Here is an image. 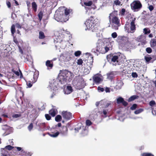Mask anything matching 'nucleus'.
I'll return each instance as SVG.
<instances>
[{"label": "nucleus", "instance_id": "c756f323", "mask_svg": "<svg viewBox=\"0 0 156 156\" xmlns=\"http://www.w3.org/2000/svg\"><path fill=\"white\" fill-rule=\"evenodd\" d=\"M43 15V12L42 11H41L38 14V16L40 21H41Z\"/></svg>", "mask_w": 156, "mask_h": 156}, {"label": "nucleus", "instance_id": "bf43d9fd", "mask_svg": "<svg viewBox=\"0 0 156 156\" xmlns=\"http://www.w3.org/2000/svg\"><path fill=\"white\" fill-rule=\"evenodd\" d=\"M125 12V9H122L121 11V15H124Z\"/></svg>", "mask_w": 156, "mask_h": 156}, {"label": "nucleus", "instance_id": "c03bdc74", "mask_svg": "<svg viewBox=\"0 0 156 156\" xmlns=\"http://www.w3.org/2000/svg\"><path fill=\"white\" fill-rule=\"evenodd\" d=\"M146 51L148 53H150L152 52V49L150 48H146Z\"/></svg>", "mask_w": 156, "mask_h": 156}, {"label": "nucleus", "instance_id": "393cba45", "mask_svg": "<svg viewBox=\"0 0 156 156\" xmlns=\"http://www.w3.org/2000/svg\"><path fill=\"white\" fill-rule=\"evenodd\" d=\"M45 37L44 33L42 31H40L39 32V38L40 39H43Z\"/></svg>", "mask_w": 156, "mask_h": 156}, {"label": "nucleus", "instance_id": "ddd939ff", "mask_svg": "<svg viewBox=\"0 0 156 156\" xmlns=\"http://www.w3.org/2000/svg\"><path fill=\"white\" fill-rule=\"evenodd\" d=\"M137 40L139 41L141 43L143 44H145L146 41V36L144 34L141 35L139 36L137 38Z\"/></svg>", "mask_w": 156, "mask_h": 156}, {"label": "nucleus", "instance_id": "f03ea898", "mask_svg": "<svg viewBox=\"0 0 156 156\" xmlns=\"http://www.w3.org/2000/svg\"><path fill=\"white\" fill-rule=\"evenodd\" d=\"M97 21V19H95L91 16L87 19L85 22L87 27L85 30H89L92 32H98V29L97 28V25H96Z\"/></svg>", "mask_w": 156, "mask_h": 156}, {"label": "nucleus", "instance_id": "39448f33", "mask_svg": "<svg viewBox=\"0 0 156 156\" xmlns=\"http://www.w3.org/2000/svg\"><path fill=\"white\" fill-rule=\"evenodd\" d=\"M73 83V85L78 90L83 88L86 85L84 79L81 77H80L77 80H74Z\"/></svg>", "mask_w": 156, "mask_h": 156}, {"label": "nucleus", "instance_id": "a211bd4d", "mask_svg": "<svg viewBox=\"0 0 156 156\" xmlns=\"http://www.w3.org/2000/svg\"><path fill=\"white\" fill-rule=\"evenodd\" d=\"M68 129L67 127L64 126L60 130V133L63 135H66L67 134Z\"/></svg>", "mask_w": 156, "mask_h": 156}, {"label": "nucleus", "instance_id": "423d86ee", "mask_svg": "<svg viewBox=\"0 0 156 156\" xmlns=\"http://www.w3.org/2000/svg\"><path fill=\"white\" fill-rule=\"evenodd\" d=\"M72 56L70 52H65L60 55V59L64 62H67L70 61Z\"/></svg>", "mask_w": 156, "mask_h": 156}, {"label": "nucleus", "instance_id": "f257e3e1", "mask_svg": "<svg viewBox=\"0 0 156 156\" xmlns=\"http://www.w3.org/2000/svg\"><path fill=\"white\" fill-rule=\"evenodd\" d=\"M117 11H114L110 13L109 16L112 28L116 30H118L119 27L120 26V20L117 17Z\"/></svg>", "mask_w": 156, "mask_h": 156}, {"label": "nucleus", "instance_id": "79ce46f5", "mask_svg": "<svg viewBox=\"0 0 156 156\" xmlns=\"http://www.w3.org/2000/svg\"><path fill=\"white\" fill-rule=\"evenodd\" d=\"M114 3L116 5H121V2L119 0H115L114 1Z\"/></svg>", "mask_w": 156, "mask_h": 156}, {"label": "nucleus", "instance_id": "4c0bfd02", "mask_svg": "<svg viewBox=\"0 0 156 156\" xmlns=\"http://www.w3.org/2000/svg\"><path fill=\"white\" fill-rule=\"evenodd\" d=\"M81 54V51H76L74 53V55L76 56H79Z\"/></svg>", "mask_w": 156, "mask_h": 156}, {"label": "nucleus", "instance_id": "412c9836", "mask_svg": "<svg viewBox=\"0 0 156 156\" xmlns=\"http://www.w3.org/2000/svg\"><path fill=\"white\" fill-rule=\"evenodd\" d=\"M139 98L138 96L136 95H134L130 97L128 101L129 102L131 101L136 99H138Z\"/></svg>", "mask_w": 156, "mask_h": 156}, {"label": "nucleus", "instance_id": "20e7f679", "mask_svg": "<svg viewBox=\"0 0 156 156\" xmlns=\"http://www.w3.org/2000/svg\"><path fill=\"white\" fill-rule=\"evenodd\" d=\"M108 46H104L100 44H97L96 50L95 49L92 50V51L94 52L95 55L98 56L100 53L105 54L111 48Z\"/></svg>", "mask_w": 156, "mask_h": 156}, {"label": "nucleus", "instance_id": "a19ab883", "mask_svg": "<svg viewBox=\"0 0 156 156\" xmlns=\"http://www.w3.org/2000/svg\"><path fill=\"white\" fill-rule=\"evenodd\" d=\"M13 148V147H12V146L10 145L7 146L5 147V149H8L9 150H12V149Z\"/></svg>", "mask_w": 156, "mask_h": 156}, {"label": "nucleus", "instance_id": "e2e57ef3", "mask_svg": "<svg viewBox=\"0 0 156 156\" xmlns=\"http://www.w3.org/2000/svg\"><path fill=\"white\" fill-rule=\"evenodd\" d=\"M122 103V104L125 106H126L127 105V103L124 100H123Z\"/></svg>", "mask_w": 156, "mask_h": 156}, {"label": "nucleus", "instance_id": "1a4fd4ad", "mask_svg": "<svg viewBox=\"0 0 156 156\" xmlns=\"http://www.w3.org/2000/svg\"><path fill=\"white\" fill-rule=\"evenodd\" d=\"M118 38L119 41L122 44H129V42L127 37L124 36H119Z\"/></svg>", "mask_w": 156, "mask_h": 156}, {"label": "nucleus", "instance_id": "bb28decb", "mask_svg": "<svg viewBox=\"0 0 156 156\" xmlns=\"http://www.w3.org/2000/svg\"><path fill=\"white\" fill-rule=\"evenodd\" d=\"M62 119V117L59 115H58L55 117V120L58 122L61 121Z\"/></svg>", "mask_w": 156, "mask_h": 156}, {"label": "nucleus", "instance_id": "2eb2a0df", "mask_svg": "<svg viewBox=\"0 0 156 156\" xmlns=\"http://www.w3.org/2000/svg\"><path fill=\"white\" fill-rule=\"evenodd\" d=\"M119 56L116 55H114L112 56L111 58L112 62H113L112 64L113 65H116L119 64L118 62L119 61Z\"/></svg>", "mask_w": 156, "mask_h": 156}, {"label": "nucleus", "instance_id": "49530a36", "mask_svg": "<svg viewBox=\"0 0 156 156\" xmlns=\"http://www.w3.org/2000/svg\"><path fill=\"white\" fill-rule=\"evenodd\" d=\"M148 8L149 9L150 11H152L154 9V7L151 5H149L148 7Z\"/></svg>", "mask_w": 156, "mask_h": 156}, {"label": "nucleus", "instance_id": "a878e982", "mask_svg": "<svg viewBox=\"0 0 156 156\" xmlns=\"http://www.w3.org/2000/svg\"><path fill=\"white\" fill-rule=\"evenodd\" d=\"M59 133L58 132H57L55 133H52V134H49V135L51 137H57L58 135H59Z\"/></svg>", "mask_w": 156, "mask_h": 156}, {"label": "nucleus", "instance_id": "a18cd8bd", "mask_svg": "<svg viewBox=\"0 0 156 156\" xmlns=\"http://www.w3.org/2000/svg\"><path fill=\"white\" fill-rule=\"evenodd\" d=\"M137 107V105L136 104H134L131 107L130 109L132 110H135Z\"/></svg>", "mask_w": 156, "mask_h": 156}, {"label": "nucleus", "instance_id": "7ed1b4c3", "mask_svg": "<svg viewBox=\"0 0 156 156\" xmlns=\"http://www.w3.org/2000/svg\"><path fill=\"white\" fill-rule=\"evenodd\" d=\"M70 74L71 73L66 70L60 71L58 79L62 84H64L66 83Z\"/></svg>", "mask_w": 156, "mask_h": 156}, {"label": "nucleus", "instance_id": "f3484780", "mask_svg": "<svg viewBox=\"0 0 156 156\" xmlns=\"http://www.w3.org/2000/svg\"><path fill=\"white\" fill-rule=\"evenodd\" d=\"M73 91V89L71 86L68 85L66 88L64 89V93L65 94H70Z\"/></svg>", "mask_w": 156, "mask_h": 156}, {"label": "nucleus", "instance_id": "c85d7f7f", "mask_svg": "<svg viewBox=\"0 0 156 156\" xmlns=\"http://www.w3.org/2000/svg\"><path fill=\"white\" fill-rule=\"evenodd\" d=\"M46 65L47 66L50 68H52L53 66V64L51 63L50 61L49 60H48L46 62Z\"/></svg>", "mask_w": 156, "mask_h": 156}, {"label": "nucleus", "instance_id": "864d4df0", "mask_svg": "<svg viewBox=\"0 0 156 156\" xmlns=\"http://www.w3.org/2000/svg\"><path fill=\"white\" fill-rule=\"evenodd\" d=\"M45 117L47 120H49L51 118V117L50 116V115L48 114L45 115Z\"/></svg>", "mask_w": 156, "mask_h": 156}, {"label": "nucleus", "instance_id": "4468645a", "mask_svg": "<svg viewBox=\"0 0 156 156\" xmlns=\"http://www.w3.org/2000/svg\"><path fill=\"white\" fill-rule=\"evenodd\" d=\"M101 105L104 108H107L111 104V102L106 100H102L100 101Z\"/></svg>", "mask_w": 156, "mask_h": 156}, {"label": "nucleus", "instance_id": "0e129e2a", "mask_svg": "<svg viewBox=\"0 0 156 156\" xmlns=\"http://www.w3.org/2000/svg\"><path fill=\"white\" fill-rule=\"evenodd\" d=\"M14 74H16L17 76H19L20 75V73L19 72L17 71H14Z\"/></svg>", "mask_w": 156, "mask_h": 156}, {"label": "nucleus", "instance_id": "dca6fc26", "mask_svg": "<svg viewBox=\"0 0 156 156\" xmlns=\"http://www.w3.org/2000/svg\"><path fill=\"white\" fill-rule=\"evenodd\" d=\"M72 10L70 9H66L65 10V14H63V16H65V19L66 21L68 20L69 17V14L71 12Z\"/></svg>", "mask_w": 156, "mask_h": 156}, {"label": "nucleus", "instance_id": "37998d69", "mask_svg": "<svg viewBox=\"0 0 156 156\" xmlns=\"http://www.w3.org/2000/svg\"><path fill=\"white\" fill-rule=\"evenodd\" d=\"M155 104V102L154 101H151L149 102V105L151 106H153Z\"/></svg>", "mask_w": 156, "mask_h": 156}, {"label": "nucleus", "instance_id": "9b49d317", "mask_svg": "<svg viewBox=\"0 0 156 156\" xmlns=\"http://www.w3.org/2000/svg\"><path fill=\"white\" fill-rule=\"evenodd\" d=\"M62 114L63 117L66 120H69L72 118V115L70 112L63 111Z\"/></svg>", "mask_w": 156, "mask_h": 156}, {"label": "nucleus", "instance_id": "6e6552de", "mask_svg": "<svg viewBox=\"0 0 156 156\" xmlns=\"http://www.w3.org/2000/svg\"><path fill=\"white\" fill-rule=\"evenodd\" d=\"M63 14L60 12L56 11L54 16L55 19L58 22H66L67 21L65 18H63Z\"/></svg>", "mask_w": 156, "mask_h": 156}, {"label": "nucleus", "instance_id": "f8f14e48", "mask_svg": "<svg viewBox=\"0 0 156 156\" xmlns=\"http://www.w3.org/2000/svg\"><path fill=\"white\" fill-rule=\"evenodd\" d=\"M135 19L133 20L130 23V26L129 27L130 30L129 29L128 31L129 32L132 33H133L136 30V27L135 24Z\"/></svg>", "mask_w": 156, "mask_h": 156}, {"label": "nucleus", "instance_id": "69168bd1", "mask_svg": "<svg viewBox=\"0 0 156 156\" xmlns=\"http://www.w3.org/2000/svg\"><path fill=\"white\" fill-rule=\"evenodd\" d=\"M81 129V127L80 126L78 128H76L75 129V130L76 131V132H78V130L80 129Z\"/></svg>", "mask_w": 156, "mask_h": 156}, {"label": "nucleus", "instance_id": "4be33fe9", "mask_svg": "<svg viewBox=\"0 0 156 156\" xmlns=\"http://www.w3.org/2000/svg\"><path fill=\"white\" fill-rule=\"evenodd\" d=\"M56 84H54L50 83L49 85V87L50 88H51L52 90H56L57 89V87L56 86Z\"/></svg>", "mask_w": 156, "mask_h": 156}, {"label": "nucleus", "instance_id": "aec40b11", "mask_svg": "<svg viewBox=\"0 0 156 156\" xmlns=\"http://www.w3.org/2000/svg\"><path fill=\"white\" fill-rule=\"evenodd\" d=\"M114 75V72H111L107 74V78L111 80L113 78Z\"/></svg>", "mask_w": 156, "mask_h": 156}, {"label": "nucleus", "instance_id": "c9c22d12", "mask_svg": "<svg viewBox=\"0 0 156 156\" xmlns=\"http://www.w3.org/2000/svg\"><path fill=\"white\" fill-rule=\"evenodd\" d=\"M37 77H38L37 74H36V73H34V77H33V78H34V81L33 82L34 83H35V82L36 81L37 78Z\"/></svg>", "mask_w": 156, "mask_h": 156}, {"label": "nucleus", "instance_id": "72a5a7b5", "mask_svg": "<svg viewBox=\"0 0 156 156\" xmlns=\"http://www.w3.org/2000/svg\"><path fill=\"white\" fill-rule=\"evenodd\" d=\"M11 31L12 35H13L15 32V26L14 25H12L11 27Z\"/></svg>", "mask_w": 156, "mask_h": 156}, {"label": "nucleus", "instance_id": "7c9ffc66", "mask_svg": "<svg viewBox=\"0 0 156 156\" xmlns=\"http://www.w3.org/2000/svg\"><path fill=\"white\" fill-rule=\"evenodd\" d=\"M84 3L86 6H90L92 4V2L91 1H89L87 2H84Z\"/></svg>", "mask_w": 156, "mask_h": 156}, {"label": "nucleus", "instance_id": "052dcab7", "mask_svg": "<svg viewBox=\"0 0 156 156\" xmlns=\"http://www.w3.org/2000/svg\"><path fill=\"white\" fill-rule=\"evenodd\" d=\"M86 8V9L87 10V11H86V13L88 15H89V13H90V9H88V8Z\"/></svg>", "mask_w": 156, "mask_h": 156}, {"label": "nucleus", "instance_id": "5701e85b", "mask_svg": "<svg viewBox=\"0 0 156 156\" xmlns=\"http://www.w3.org/2000/svg\"><path fill=\"white\" fill-rule=\"evenodd\" d=\"M37 5L36 3L34 2L32 3V8L33 10L35 11L36 12L37 10Z\"/></svg>", "mask_w": 156, "mask_h": 156}, {"label": "nucleus", "instance_id": "0eeeda50", "mask_svg": "<svg viewBox=\"0 0 156 156\" xmlns=\"http://www.w3.org/2000/svg\"><path fill=\"white\" fill-rule=\"evenodd\" d=\"M131 6L132 9L138 10L142 7V5L140 1L137 0L134 1L131 4Z\"/></svg>", "mask_w": 156, "mask_h": 156}, {"label": "nucleus", "instance_id": "cd10ccee", "mask_svg": "<svg viewBox=\"0 0 156 156\" xmlns=\"http://www.w3.org/2000/svg\"><path fill=\"white\" fill-rule=\"evenodd\" d=\"M124 99L121 97H119L117 99V102L118 104L122 103Z\"/></svg>", "mask_w": 156, "mask_h": 156}, {"label": "nucleus", "instance_id": "774afa93", "mask_svg": "<svg viewBox=\"0 0 156 156\" xmlns=\"http://www.w3.org/2000/svg\"><path fill=\"white\" fill-rule=\"evenodd\" d=\"M2 155L1 156H9V155H8L7 154H5L1 153Z\"/></svg>", "mask_w": 156, "mask_h": 156}, {"label": "nucleus", "instance_id": "3c124183", "mask_svg": "<svg viewBox=\"0 0 156 156\" xmlns=\"http://www.w3.org/2000/svg\"><path fill=\"white\" fill-rule=\"evenodd\" d=\"M86 124L87 125L89 126L91 125V122L88 120H87L86 121Z\"/></svg>", "mask_w": 156, "mask_h": 156}, {"label": "nucleus", "instance_id": "6ab92c4d", "mask_svg": "<svg viewBox=\"0 0 156 156\" xmlns=\"http://www.w3.org/2000/svg\"><path fill=\"white\" fill-rule=\"evenodd\" d=\"M57 111L56 109H52L49 111V114L52 116H54L57 113Z\"/></svg>", "mask_w": 156, "mask_h": 156}, {"label": "nucleus", "instance_id": "2f4dec72", "mask_svg": "<svg viewBox=\"0 0 156 156\" xmlns=\"http://www.w3.org/2000/svg\"><path fill=\"white\" fill-rule=\"evenodd\" d=\"M1 152V153H3L5 154L9 155L8 152L5 149V148H2Z\"/></svg>", "mask_w": 156, "mask_h": 156}, {"label": "nucleus", "instance_id": "b1692460", "mask_svg": "<svg viewBox=\"0 0 156 156\" xmlns=\"http://www.w3.org/2000/svg\"><path fill=\"white\" fill-rule=\"evenodd\" d=\"M151 47L154 48L156 49V41H153L151 43Z\"/></svg>", "mask_w": 156, "mask_h": 156}, {"label": "nucleus", "instance_id": "680f3d73", "mask_svg": "<svg viewBox=\"0 0 156 156\" xmlns=\"http://www.w3.org/2000/svg\"><path fill=\"white\" fill-rule=\"evenodd\" d=\"M6 5L9 8H10L11 7V3L9 2H7Z\"/></svg>", "mask_w": 156, "mask_h": 156}, {"label": "nucleus", "instance_id": "4d7b16f0", "mask_svg": "<svg viewBox=\"0 0 156 156\" xmlns=\"http://www.w3.org/2000/svg\"><path fill=\"white\" fill-rule=\"evenodd\" d=\"M143 156H154V155L150 153H145L143 154Z\"/></svg>", "mask_w": 156, "mask_h": 156}, {"label": "nucleus", "instance_id": "473e14b6", "mask_svg": "<svg viewBox=\"0 0 156 156\" xmlns=\"http://www.w3.org/2000/svg\"><path fill=\"white\" fill-rule=\"evenodd\" d=\"M150 30H148V29L147 28H145L143 29V32L145 34H147L150 33Z\"/></svg>", "mask_w": 156, "mask_h": 156}, {"label": "nucleus", "instance_id": "58836bf2", "mask_svg": "<svg viewBox=\"0 0 156 156\" xmlns=\"http://www.w3.org/2000/svg\"><path fill=\"white\" fill-rule=\"evenodd\" d=\"M77 63L78 65H82L83 63V61L81 59H79L77 60Z\"/></svg>", "mask_w": 156, "mask_h": 156}, {"label": "nucleus", "instance_id": "13d9d810", "mask_svg": "<svg viewBox=\"0 0 156 156\" xmlns=\"http://www.w3.org/2000/svg\"><path fill=\"white\" fill-rule=\"evenodd\" d=\"M105 91L106 93H109L110 91V89L108 87H106L105 88Z\"/></svg>", "mask_w": 156, "mask_h": 156}, {"label": "nucleus", "instance_id": "f704fd0d", "mask_svg": "<svg viewBox=\"0 0 156 156\" xmlns=\"http://www.w3.org/2000/svg\"><path fill=\"white\" fill-rule=\"evenodd\" d=\"M21 114L20 113L14 114L12 115V117L14 118H17L21 116Z\"/></svg>", "mask_w": 156, "mask_h": 156}, {"label": "nucleus", "instance_id": "e433bc0d", "mask_svg": "<svg viewBox=\"0 0 156 156\" xmlns=\"http://www.w3.org/2000/svg\"><path fill=\"white\" fill-rule=\"evenodd\" d=\"M145 58L146 61L147 62H149L152 59V58L151 56H148L147 57L145 56Z\"/></svg>", "mask_w": 156, "mask_h": 156}, {"label": "nucleus", "instance_id": "09e8293b", "mask_svg": "<svg viewBox=\"0 0 156 156\" xmlns=\"http://www.w3.org/2000/svg\"><path fill=\"white\" fill-rule=\"evenodd\" d=\"M84 72L85 74H88L90 72V70L85 69L84 70Z\"/></svg>", "mask_w": 156, "mask_h": 156}, {"label": "nucleus", "instance_id": "603ef678", "mask_svg": "<svg viewBox=\"0 0 156 156\" xmlns=\"http://www.w3.org/2000/svg\"><path fill=\"white\" fill-rule=\"evenodd\" d=\"M132 76L133 77L136 78L137 77V74L136 73L133 72L132 73Z\"/></svg>", "mask_w": 156, "mask_h": 156}, {"label": "nucleus", "instance_id": "5fc2aeb1", "mask_svg": "<svg viewBox=\"0 0 156 156\" xmlns=\"http://www.w3.org/2000/svg\"><path fill=\"white\" fill-rule=\"evenodd\" d=\"M98 90L99 91L102 92L104 90V89L103 88L101 87H98Z\"/></svg>", "mask_w": 156, "mask_h": 156}, {"label": "nucleus", "instance_id": "8fccbe9b", "mask_svg": "<svg viewBox=\"0 0 156 156\" xmlns=\"http://www.w3.org/2000/svg\"><path fill=\"white\" fill-rule=\"evenodd\" d=\"M33 127V124L32 123H31L28 126V129L29 131H31Z\"/></svg>", "mask_w": 156, "mask_h": 156}, {"label": "nucleus", "instance_id": "ea45409f", "mask_svg": "<svg viewBox=\"0 0 156 156\" xmlns=\"http://www.w3.org/2000/svg\"><path fill=\"white\" fill-rule=\"evenodd\" d=\"M143 111V110L142 109H140L137 110L135 111L134 112V113L136 114H138L140 113L141 112H142Z\"/></svg>", "mask_w": 156, "mask_h": 156}, {"label": "nucleus", "instance_id": "9d476101", "mask_svg": "<svg viewBox=\"0 0 156 156\" xmlns=\"http://www.w3.org/2000/svg\"><path fill=\"white\" fill-rule=\"evenodd\" d=\"M94 81L96 83H99L102 81V76L100 74L95 75L93 77Z\"/></svg>", "mask_w": 156, "mask_h": 156}, {"label": "nucleus", "instance_id": "de8ad7c7", "mask_svg": "<svg viewBox=\"0 0 156 156\" xmlns=\"http://www.w3.org/2000/svg\"><path fill=\"white\" fill-rule=\"evenodd\" d=\"M111 36H112V37L113 38H115L117 37V35L116 33L115 32L112 33V34Z\"/></svg>", "mask_w": 156, "mask_h": 156}, {"label": "nucleus", "instance_id": "6e6d98bb", "mask_svg": "<svg viewBox=\"0 0 156 156\" xmlns=\"http://www.w3.org/2000/svg\"><path fill=\"white\" fill-rule=\"evenodd\" d=\"M27 86L29 87H30V88L31 87L32 85V84L31 83H30V82H27Z\"/></svg>", "mask_w": 156, "mask_h": 156}, {"label": "nucleus", "instance_id": "338daca9", "mask_svg": "<svg viewBox=\"0 0 156 156\" xmlns=\"http://www.w3.org/2000/svg\"><path fill=\"white\" fill-rule=\"evenodd\" d=\"M16 27L18 28H21V27L20 25L18 23H16Z\"/></svg>", "mask_w": 156, "mask_h": 156}]
</instances>
